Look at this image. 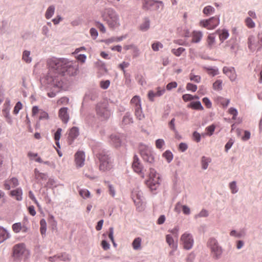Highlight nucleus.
Here are the masks:
<instances>
[{"label": "nucleus", "mask_w": 262, "mask_h": 262, "mask_svg": "<svg viewBox=\"0 0 262 262\" xmlns=\"http://www.w3.org/2000/svg\"><path fill=\"white\" fill-rule=\"evenodd\" d=\"M75 64V62L70 61L66 58L49 59L47 60L48 72L45 76L47 82L54 86H61L60 77L66 72L70 75L75 74L77 71Z\"/></svg>", "instance_id": "f257e3e1"}, {"label": "nucleus", "mask_w": 262, "mask_h": 262, "mask_svg": "<svg viewBox=\"0 0 262 262\" xmlns=\"http://www.w3.org/2000/svg\"><path fill=\"white\" fill-rule=\"evenodd\" d=\"M102 17L111 29H116L120 25L119 15L112 8L105 9L102 13Z\"/></svg>", "instance_id": "f03ea898"}, {"label": "nucleus", "mask_w": 262, "mask_h": 262, "mask_svg": "<svg viewBox=\"0 0 262 262\" xmlns=\"http://www.w3.org/2000/svg\"><path fill=\"white\" fill-rule=\"evenodd\" d=\"M99 161V169L102 171H108L114 167V160L107 152L102 151L97 155Z\"/></svg>", "instance_id": "7ed1b4c3"}, {"label": "nucleus", "mask_w": 262, "mask_h": 262, "mask_svg": "<svg viewBox=\"0 0 262 262\" xmlns=\"http://www.w3.org/2000/svg\"><path fill=\"white\" fill-rule=\"evenodd\" d=\"M146 184L151 191L156 190L159 186V175L153 168H150L149 178L146 181Z\"/></svg>", "instance_id": "20e7f679"}, {"label": "nucleus", "mask_w": 262, "mask_h": 262, "mask_svg": "<svg viewBox=\"0 0 262 262\" xmlns=\"http://www.w3.org/2000/svg\"><path fill=\"white\" fill-rule=\"evenodd\" d=\"M220 23V16L216 15L209 19L201 20L200 26L208 30H213L219 26Z\"/></svg>", "instance_id": "39448f33"}, {"label": "nucleus", "mask_w": 262, "mask_h": 262, "mask_svg": "<svg viewBox=\"0 0 262 262\" xmlns=\"http://www.w3.org/2000/svg\"><path fill=\"white\" fill-rule=\"evenodd\" d=\"M194 241L192 235L188 232L183 233L180 237V243L183 248L186 250L192 248Z\"/></svg>", "instance_id": "423d86ee"}, {"label": "nucleus", "mask_w": 262, "mask_h": 262, "mask_svg": "<svg viewBox=\"0 0 262 262\" xmlns=\"http://www.w3.org/2000/svg\"><path fill=\"white\" fill-rule=\"evenodd\" d=\"M107 103H98L96 106V112L98 115L104 119H108L111 115V111L108 108Z\"/></svg>", "instance_id": "0eeeda50"}, {"label": "nucleus", "mask_w": 262, "mask_h": 262, "mask_svg": "<svg viewBox=\"0 0 262 262\" xmlns=\"http://www.w3.org/2000/svg\"><path fill=\"white\" fill-rule=\"evenodd\" d=\"M208 245L210 248L212 252L216 258H218L221 255L222 252V249L219 246L217 242L215 239L210 238L208 242Z\"/></svg>", "instance_id": "6e6552de"}, {"label": "nucleus", "mask_w": 262, "mask_h": 262, "mask_svg": "<svg viewBox=\"0 0 262 262\" xmlns=\"http://www.w3.org/2000/svg\"><path fill=\"white\" fill-rule=\"evenodd\" d=\"M165 92V90L164 88L158 87L156 88V92L151 90L148 92V98L150 101H153L155 97L162 96Z\"/></svg>", "instance_id": "1a4fd4ad"}, {"label": "nucleus", "mask_w": 262, "mask_h": 262, "mask_svg": "<svg viewBox=\"0 0 262 262\" xmlns=\"http://www.w3.org/2000/svg\"><path fill=\"white\" fill-rule=\"evenodd\" d=\"M223 73L226 74L231 81H235L237 77V75L235 69L233 67H225L223 70Z\"/></svg>", "instance_id": "9d476101"}, {"label": "nucleus", "mask_w": 262, "mask_h": 262, "mask_svg": "<svg viewBox=\"0 0 262 262\" xmlns=\"http://www.w3.org/2000/svg\"><path fill=\"white\" fill-rule=\"evenodd\" d=\"M26 249L24 244H19L13 247V255L16 258H19L25 252Z\"/></svg>", "instance_id": "9b49d317"}, {"label": "nucleus", "mask_w": 262, "mask_h": 262, "mask_svg": "<svg viewBox=\"0 0 262 262\" xmlns=\"http://www.w3.org/2000/svg\"><path fill=\"white\" fill-rule=\"evenodd\" d=\"M85 160L84 154L82 151H78L75 155V161L77 167H82Z\"/></svg>", "instance_id": "f8f14e48"}, {"label": "nucleus", "mask_w": 262, "mask_h": 262, "mask_svg": "<svg viewBox=\"0 0 262 262\" xmlns=\"http://www.w3.org/2000/svg\"><path fill=\"white\" fill-rule=\"evenodd\" d=\"M132 167L135 172L141 174L142 178H144V174L142 172V167L140 162H139V159L137 156L134 157V160L132 164Z\"/></svg>", "instance_id": "ddd939ff"}, {"label": "nucleus", "mask_w": 262, "mask_h": 262, "mask_svg": "<svg viewBox=\"0 0 262 262\" xmlns=\"http://www.w3.org/2000/svg\"><path fill=\"white\" fill-rule=\"evenodd\" d=\"M68 111V107H62L58 112V116L64 123H67L69 120L70 117Z\"/></svg>", "instance_id": "4468645a"}, {"label": "nucleus", "mask_w": 262, "mask_h": 262, "mask_svg": "<svg viewBox=\"0 0 262 262\" xmlns=\"http://www.w3.org/2000/svg\"><path fill=\"white\" fill-rule=\"evenodd\" d=\"M155 3H159L163 7L164 5L162 1H156V0H143L142 3V8L144 10H149L151 7H152Z\"/></svg>", "instance_id": "2eb2a0df"}, {"label": "nucleus", "mask_w": 262, "mask_h": 262, "mask_svg": "<svg viewBox=\"0 0 262 262\" xmlns=\"http://www.w3.org/2000/svg\"><path fill=\"white\" fill-rule=\"evenodd\" d=\"M145 150H141V155L145 161L152 163L154 161V157L150 154L149 150L147 147H145Z\"/></svg>", "instance_id": "dca6fc26"}, {"label": "nucleus", "mask_w": 262, "mask_h": 262, "mask_svg": "<svg viewBox=\"0 0 262 262\" xmlns=\"http://www.w3.org/2000/svg\"><path fill=\"white\" fill-rule=\"evenodd\" d=\"M12 228L13 231L16 233L20 231L27 232L28 230L27 227L24 224H21L20 222L14 224L12 226Z\"/></svg>", "instance_id": "f3484780"}, {"label": "nucleus", "mask_w": 262, "mask_h": 262, "mask_svg": "<svg viewBox=\"0 0 262 262\" xmlns=\"http://www.w3.org/2000/svg\"><path fill=\"white\" fill-rule=\"evenodd\" d=\"M70 259L69 255L66 253H61L57 255L49 257V260L52 262H55L57 260L67 261L69 260Z\"/></svg>", "instance_id": "a211bd4d"}, {"label": "nucleus", "mask_w": 262, "mask_h": 262, "mask_svg": "<svg viewBox=\"0 0 262 262\" xmlns=\"http://www.w3.org/2000/svg\"><path fill=\"white\" fill-rule=\"evenodd\" d=\"M18 185V180L16 178H12L5 182L4 187L7 190H9L11 187H15Z\"/></svg>", "instance_id": "6ab92c4d"}, {"label": "nucleus", "mask_w": 262, "mask_h": 262, "mask_svg": "<svg viewBox=\"0 0 262 262\" xmlns=\"http://www.w3.org/2000/svg\"><path fill=\"white\" fill-rule=\"evenodd\" d=\"M10 194L17 201H20L23 199V191L20 188H18L10 191Z\"/></svg>", "instance_id": "aec40b11"}, {"label": "nucleus", "mask_w": 262, "mask_h": 262, "mask_svg": "<svg viewBox=\"0 0 262 262\" xmlns=\"http://www.w3.org/2000/svg\"><path fill=\"white\" fill-rule=\"evenodd\" d=\"M192 42L198 43L201 41L203 37L202 33L200 31H194L192 33Z\"/></svg>", "instance_id": "412c9836"}, {"label": "nucleus", "mask_w": 262, "mask_h": 262, "mask_svg": "<svg viewBox=\"0 0 262 262\" xmlns=\"http://www.w3.org/2000/svg\"><path fill=\"white\" fill-rule=\"evenodd\" d=\"M181 208H182V211L185 214L188 215L190 214V208L186 205H181L180 203L177 204L174 209L177 212H180Z\"/></svg>", "instance_id": "4be33fe9"}, {"label": "nucleus", "mask_w": 262, "mask_h": 262, "mask_svg": "<svg viewBox=\"0 0 262 262\" xmlns=\"http://www.w3.org/2000/svg\"><path fill=\"white\" fill-rule=\"evenodd\" d=\"M130 104L134 107L135 109L141 107V99L138 96H135L130 100Z\"/></svg>", "instance_id": "5701e85b"}, {"label": "nucleus", "mask_w": 262, "mask_h": 262, "mask_svg": "<svg viewBox=\"0 0 262 262\" xmlns=\"http://www.w3.org/2000/svg\"><path fill=\"white\" fill-rule=\"evenodd\" d=\"M187 107L195 110L203 111L204 110L200 101L191 102L188 105Z\"/></svg>", "instance_id": "b1692460"}, {"label": "nucleus", "mask_w": 262, "mask_h": 262, "mask_svg": "<svg viewBox=\"0 0 262 262\" xmlns=\"http://www.w3.org/2000/svg\"><path fill=\"white\" fill-rule=\"evenodd\" d=\"M79 135V130L76 127H72L69 133V138L73 141Z\"/></svg>", "instance_id": "393cba45"}, {"label": "nucleus", "mask_w": 262, "mask_h": 262, "mask_svg": "<svg viewBox=\"0 0 262 262\" xmlns=\"http://www.w3.org/2000/svg\"><path fill=\"white\" fill-rule=\"evenodd\" d=\"M10 237L8 231L3 227H0V243Z\"/></svg>", "instance_id": "a878e982"}, {"label": "nucleus", "mask_w": 262, "mask_h": 262, "mask_svg": "<svg viewBox=\"0 0 262 262\" xmlns=\"http://www.w3.org/2000/svg\"><path fill=\"white\" fill-rule=\"evenodd\" d=\"M112 144L116 147H119L121 145V140L119 137L116 135L111 136Z\"/></svg>", "instance_id": "bb28decb"}, {"label": "nucleus", "mask_w": 262, "mask_h": 262, "mask_svg": "<svg viewBox=\"0 0 262 262\" xmlns=\"http://www.w3.org/2000/svg\"><path fill=\"white\" fill-rule=\"evenodd\" d=\"M142 239L141 237H137L135 238L132 243V246L134 250H138L141 249Z\"/></svg>", "instance_id": "cd10ccee"}, {"label": "nucleus", "mask_w": 262, "mask_h": 262, "mask_svg": "<svg viewBox=\"0 0 262 262\" xmlns=\"http://www.w3.org/2000/svg\"><path fill=\"white\" fill-rule=\"evenodd\" d=\"M216 102L217 104L222 105L223 107H226L228 105L230 100L222 97H219L216 98Z\"/></svg>", "instance_id": "c85d7f7f"}, {"label": "nucleus", "mask_w": 262, "mask_h": 262, "mask_svg": "<svg viewBox=\"0 0 262 262\" xmlns=\"http://www.w3.org/2000/svg\"><path fill=\"white\" fill-rule=\"evenodd\" d=\"M62 129L59 128L54 134V140H55L56 145L58 148H60L59 140L61 135Z\"/></svg>", "instance_id": "c756f323"}, {"label": "nucleus", "mask_w": 262, "mask_h": 262, "mask_svg": "<svg viewBox=\"0 0 262 262\" xmlns=\"http://www.w3.org/2000/svg\"><path fill=\"white\" fill-rule=\"evenodd\" d=\"M28 156L31 160H34L37 162H43L42 159L40 157H38V155L37 153H34L30 151L28 153Z\"/></svg>", "instance_id": "7c9ffc66"}, {"label": "nucleus", "mask_w": 262, "mask_h": 262, "mask_svg": "<svg viewBox=\"0 0 262 262\" xmlns=\"http://www.w3.org/2000/svg\"><path fill=\"white\" fill-rule=\"evenodd\" d=\"M211 159L209 158H207L205 156H203L201 160V165L202 168L204 169H206L207 168L208 164L211 162Z\"/></svg>", "instance_id": "2f4dec72"}, {"label": "nucleus", "mask_w": 262, "mask_h": 262, "mask_svg": "<svg viewBox=\"0 0 262 262\" xmlns=\"http://www.w3.org/2000/svg\"><path fill=\"white\" fill-rule=\"evenodd\" d=\"M54 11L55 7L53 6H50L49 7H48L45 14L46 18L47 19L50 18L54 14Z\"/></svg>", "instance_id": "473e14b6"}, {"label": "nucleus", "mask_w": 262, "mask_h": 262, "mask_svg": "<svg viewBox=\"0 0 262 262\" xmlns=\"http://www.w3.org/2000/svg\"><path fill=\"white\" fill-rule=\"evenodd\" d=\"M229 33L227 30L223 29L219 33V38L220 40L223 42L229 37Z\"/></svg>", "instance_id": "72a5a7b5"}, {"label": "nucleus", "mask_w": 262, "mask_h": 262, "mask_svg": "<svg viewBox=\"0 0 262 262\" xmlns=\"http://www.w3.org/2000/svg\"><path fill=\"white\" fill-rule=\"evenodd\" d=\"M214 8L211 6H206L203 10V12L206 15H210L214 12Z\"/></svg>", "instance_id": "f704fd0d"}, {"label": "nucleus", "mask_w": 262, "mask_h": 262, "mask_svg": "<svg viewBox=\"0 0 262 262\" xmlns=\"http://www.w3.org/2000/svg\"><path fill=\"white\" fill-rule=\"evenodd\" d=\"M135 114L136 118L139 120H142L144 118V115L142 113V108H137L135 109Z\"/></svg>", "instance_id": "c9c22d12"}, {"label": "nucleus", "mask_w": 262, "mask_h": 262, "mask_svg": "<svg viewBox=\"0 0 262 262\" xmlns=\"http://www.w3.org/2000/svg\"><path fill=\"white\" fill-rule=\"evenodd\" d=\"M185 51V49L182 47H180L177 49H173L171 50V53L175 56L179 57Z\"/></svg>", "instance_id": "e433bc0d"}, {"label": "nucleus", "mask_w": 262, "mask_h": 262, "mask_svg": "<svg viewBox=\"0 0 262 262\" xmlns=\"http://www.w3.org/2000/svg\"><path fill=\"white\" fill-rule=\"evenodd\" d=\"M40 231L42 235L45 234L46 232L47 224L45 219H41L40 221Z\"/></svg>", "instance_id": "4c0bfd02"}, {"label": "nucleus", "mask_w": 262, "mask_h": 262, "mask_svg": "<svg viewBox=\"0 0 262 262\" xmlns=\"http://www.w3.org/2000/svg\"><path fill=\"white\" fill-rule=\"evenodd\" d=\"M163 157L166 159L168 163L171 162L173 159V155L172 152L169 150L165 151L163 154Z\"/></svg>", "instance_id": "58836bf2"}, {"label": "nucleus", "mask_w": 262, "mask_h": 262, "mask_svg": "<svg viewBox=\"0 0 262 262\" xmlns=\"http://www.w3.org/2000/svg\"><path fill=\"white\" fill-rule=\"evenodd\" d=\"M222 81L221 80H216L213 84V88L216 91H220L222 89Z\"/></svg>", "instance_id": "ea45409f"}, {"label": "nucleus", "mask_w": 262, "mask_h": 262, "mask_svg": "<svg viewBox=\"0 0 262 262\" xmlns=\"http://www.w3.org/2000/svg\"><path fill=\"white\" fill-rule=\"evenodd\" d=\"M122 122L124 124H128L133 122V118L131 117L130 114H126L123 118Z\"/></svg>", "instance_id": "a19ab883"}, {"label": "nucleus", "mask_w": 262, "mask_h": 262, "mask_svg": "<svg viewBox=\"0 0 262 262\" xmlns=\"http://www.w3.org/2000/svg\"><path fill=\"white\" fill-rule=\"evenodd\" d=\"M207 43L210 48H211L215 42V37L212 34H210L207 37Z\"/></svg>", "instance_id": "79ce46f5"}, {"label": "nucleus", "mask_w": 262, "mask_h": 262, "mask_svg": "<svg viewBox=\"0 0 262 262\" xmlns=\"http://www.w3.org/2000/svg\"><path fill=\"white\" fill-rule=\"evenodd\" d=\"M30 52L28 51H25L23 54V59L27 63H30L31 61V58L30 57Z\"/></svg>", "instance_id": "37998d69"}, {"label": "nucleus", "mask_w": 262, "mask_h": 262, "mask_svg": "<svg viewBox=\"0 0 262 262\" xmlns=\"http://www.w3.org/2000/svg\"><path fill=\"white\" fill-rule=\"evenodd\" d=\"M124 49L125 50H135L136 51V54L135 55V56H137L139 55V50L138 48L135 46L133 45H125L123 47Z\"/></svg>", "instance_id": "c03bdc74"}, {"label": "nucleus", "mask_w": 262, "mask_h": 262, "mask_svg": "<svg viewBox=\"0 0 262 262\" xmlns=\"http://www.w3.org/2000/svg\"><path fill=\"white\" fill-rule=\"evenodd\" d=\"M205 69L206 70L207 73L212 76H214L219 74L217 69L210 68H205Z\"/></svg>", "instance_id": "a18cd8bd"}, {"label": "nucleus", "mask_w": 262, "mask_h": 262, "mask_svg": "<svg viewBox=\"0 0 262 262\" xmlns=\"http://www.w3.org/2000/svg\"><path fill=\"white\" fill-rule=\"evenodd\" d=\"M166 241L170 247L171 248H175L176 246L174 244V240L171 235H167L166 236Z\"/></svg>", "instance_id": "49530a36"}, {"label": "nucleus", "mask_w": 262, "mask_h": 262, "mask_svg": "<svg viewBox=\"0 0 262 262\" xmlns=\"http://www.w3.org/2000/svg\"><path fill=\"white\" fill-rule=\"evenodd\" d=\"M245 23L247 27H248L249 28H254L255 26V23L250 17H247L245 19Z\"/></svg>", "instance_id": "de8ad7c7"}, {"label": "nucleus", "mask_w": 262, "mask_h": 262, "mask_svg": "<svg viewBox=\"0 0 262 262\" xmlns=\"http://www.w3.org/2000/svg\"><path fill=\"white\" fill-rule=\"evenodd\" d=\"M163 47V45L160 42H156L152 44L151 48L155 51H159L160 48H162Z\"/></svg>", "instance_id": "09e8293b"}, {"label": "nucleus", "mask_w": 262, "mask_h": 262, "mask_svg": "<svg viewBox=\"0 0 262 262\" xmlns=\"http://www.w3.org/2000/svg\"><path fill=\"white\" fill-rule=\"evenodd\" d=\"M22 108V104L20 102H18L15 105L13 113L15 115H17L19 110Z\"/></svg>", "instance_id": "8fccbe9b"}, {"label": "nucleus", "mask_w": 262, "mask_h": 262, "mask_svg": "<svg viewBox=\"0 0 262 262\" xmlns=\"http://www.w3.org/2000/svg\"><path fill=\"white\" fill-rule=\"evenodd\" d=\"M254 39L253 36H250L248 38V47L250 50H254L256 47L253 42Z\"/></svg>", "instance_id": "3c124183"}, {"label": "nucleus", "mask_w": 262, "mask_h": 262, "mask_svg": "<svg viewBox=\"0 0 262 262\" xmlns=\"http://www.w3.org/2000/svg\"><path fill=\"white\" fill-rule=\"evenodd\" d=\"M133 199L135 203L137 204H140L142 201L143 196L141 193H138L136 194V199L135 198L134 194H133Z\"/></svg>", "instance_id": "603ef678"}, {"label": "nucleus", "mask_w": 262, "mask_h": 262, "mask_svg": "<svg viewBox=\"0 0 262 262\" xmlns=\"http://www.w3.org/2000/svg\"><path fill=\"white\" fill-rule=\"evenodd\" d=\"M189 78L190 80L199 83L201 81V77L199 75H194L192 73L190 74Z\"/></svg>", "instance_id": "864d4df0"}, {"label": "nucleus", "mask_w": 262, "mask_h": 262, "mask_svg": "<svg viewBox=\"0 0 262 262\" xmlns=\"http://www.w3.org/2000/svg\"><path fill=\"white\" fill-rule=\"evenodd\" d=\"M186 89L188 91H191L192 92H195L197 90V86L191 83H188L186 85Z\"/></svg>", "instance_id": "5fc2aeb1"}, {"label": "nucleus", "mask_w": 262, "mask_h": 262, "mask_svg": "<svg viewBox=\"0 0 262 262\" xmlns=\"http://www.w3.org/2000/svg\"><path fill=\"white\" fill-rule=\"evenodd\" d=\"M165 142L164 140L159 139L156 141V146L157 148L161 149L164 145Z\"/></svg>", "instance_id": "6e6d98bb"}, {"label": "nucleus", "mask_w": 262, "mask_h": 262, "mask_svg": "<svg viewBox=\"0 0 262 262\" xmlns=\"http://www.w3.org/2000/svg\"><path fill=\"white\" fill-rule=\"evenodd\" d=\"M79 194L83 198H89L90 195V192L86 189H82L80 190Z\"/></svg>", "instance_id": "4d7b16f0"}, {"label": "nucleus", "mask_w": 262, "mask_h": 262, "mask_svg": "<svg viewBox=\"0 0 262 262\" xmlns=\"http://www.w3.org/2000/svg\"><path fill=\"white\" fill-rule=\"evenodd\" d=\"M228 113L230 114L233 115L232 119L233 120H235L236 119V117L237 115V110L233 107H231L228 110Z\"/></svg>", "instance_id": "13d9d810"}, {"label": "nucleus", "mask_w": 262, "mask_h": 262, "mask_svg": "<svg viewBox=\"0 0 262 262\" xmlns=\"http://www.w3.org/2000/svg\"><path fill=\"white\" fill-rule=\"evenodd\" d=\"M202 101L207 108H210L211 107L212 103H211V101H210V100L208 98L204 97L202 99Z\"/></svg>", "instance_id": "bf43d9fd"}, {"label": "nucleus", "mask_w": 262, "mask_h": 262, "mask_svg": "<svg viewBox=\"0 0 262 262\" xmlns=\"http://www.w3.org/2000/svg\"><path fill=\"white\" fill-rule=\"evenodd\" d=\"M177 83L175 81L170 82L167 84L166 89L168 91H170L172 89L177 88Z\"/></svg>", "instance_id": "052dcab7"}, {"label": "nucleus", "mask_w": 262, "mask_h": 262, "mask_svg": "<svg viewBox=\"0 0 262 262\" xmlns=\"http://www.w3.org/2000/svg\"><path fill=\"white\" fill-rule=\"evenodd\" d=\"M149 27V21L146 20L140 26V29L142 31L147 30Z\"/></svg>", "instance_id": "680f3d73"}, {"label": "nucleus", "mask_w": 262, "mask_h": 262, "mask_svg": "<svg viewBox=\"0 0 262 262\" xmlns=\"http://www.w3.org/2000/svg\"><path fill=\"white\" fill-rule=\"evenodd\" d=\"M110 84L109 80L102 81L100 82V86L103 89H106L108 88Z\"/></svg>", "instance_id": "e2e57ef3"}, {"label": "nucleus", "mask_w": 262, "mask_h": 262, "mask_svg": "<svg viewBox=\"0 0 262 262\" xmlns=\"http://www.w3.org/2000/svg\"><path fill=\"white\" fill-rule=\"evenodd\" d=\"M215 128V127L214 125H211L208 126L206 128V130L207 131V134L209 136H211L214 131Z\"/></svg>", "instance_id": "0e129e2a"}, {"label": "nucleus", "mask_w": 262, "mask_h": 262, "mask_svg": "<svg viewBox=\"0 0 262 262\" xmlns=\"http://www.w3.org/2000/svg\"><path fill=\"white\" fill-rule=\"evenodd\" d=\"M3 113H4L5 117L7 119V122L9 123H11L12 122V120H11V118L9 114V111L7 110V109H5V110H3Z\"/></svg>", "instance_id": "69168bd1"}, {"label": "nucleus", "mask_w": 262, "mask_h": 262, "mask_svg": "<svg viewBox=\"0 0 262 262\" xmlns=\"http://www.w3.org/2000/svg\"><path fill=\"white\" fill-rule=\"evenodd\" d=\"M230 188L233 193H236L237 191L235 182L233 181L230 184Z\"/></svg>", "instance_id": "338daca9"}, {"label": "nucleus", "mask_w": 262, "mask_h": 262, "mask_svg": "<svg viewBox=\"0 0 262 262\" xmlns=\"http://www.w3.org/2000/svg\"><path fill=\"white\" fill-rule=\"evenodd\" d=\"M183 100L185 102L193 100V96L190 94H184L182 96Z\"/></svg>", "instance_id": "774afa93"}]
</instances>
